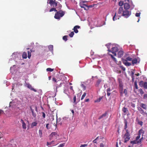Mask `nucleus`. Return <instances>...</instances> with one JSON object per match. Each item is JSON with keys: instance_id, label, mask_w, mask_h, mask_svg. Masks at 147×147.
Wrapping results in <instances>:
<instances>
[{"instance_id": "49530a36", "label": "nucleus", "mask_w": 147, "mask_h": 147, "mask_svg": "<svg viewBox=\"0 0 147 147\" xmlns=\"http://www.w3.org/2000/svg\"><path fill=\"white\" fill-rule=\"evenodd\" d=\"M86 95V93H84V94L82 95L81 98V100H82L85 97Z\"/></svg>"}, {"instance_id": "4468645a", "label": "nucleus", "mask_w": 147, "mask_h": 147, "mask_svg": "<svg viewBox=\"0 0 147 147\" xmlns=\"http://www.w3.org/2000/svg\"><path fill=\"white\" fill-rule=\"evenodd\" d=\"M111 52H117L118 51V48L116 47H112L111 48Z\"/></svg>"}, {"instance_id": "ea45409f", "label": "nucleus", "mask_w": 147, "mask_h": 147, "mask_svg": "<svg viewBox=\"0 0 147 147\" xmlns=\"http://www.w3.org/2000/svg\"><path fill=\"white\" fill-rule=\"evenodd\" d=\"M74 35V32H71L69 34V36L70 37H73Z\"/></svg>"}, {"instance_id": "20e7f679", "label": "nucleus", "mask_w": 147, "mask_h": 147, "mask_svg": "<svg viewBox=\"0 0 147 147\" xmlns=\"http://www.w3.org/2000/svg\"><path fill=\"white\" fill-rule=\"evenodd\" d=\"M107 112H105L103 114L101 115L99 118L98 119H105L107 118Z\"/></svg>"}, {"instance_id": "f704fd0d", "label": "nucleus", "mask_w": 147, "mask_h": 147, "mask_svg": "<svg viewBox=\"0 0 147 147\" xmlns=\"http://www.w3.org/2000/svg\"><path fill=\"white\" fill-rule=\"evenodd\" d=\"M57 124H60L61 125H62V123L61 122H60V121H58L57 120L56 123L55 125L56 128H57Z\"/></svg>"}, {"instance_id": "a211bd4d", "label": "nucleus", "mask_w": 147, "mask_h": 147, "mask_svg": "<svg viewBox=\"0 0 147 147\" xmlns=\"http://www.w3.org/2000/svg\"><path fill=\"white\" fill-rule=\"evenodd\" d=\"M131 61L133 65H134L135 64H136L138 62V59L136 58H135L133 59H132Z\"/></svg>"}, {"instance_id": "72a5a7b5", "label": "nucleus", "mask_w": 147, "mask_h": 147, "mask_svg": "<svg viewBox=\"0 0 147 147\" xmlns=\"http://www.w3.org/2000/svg\"><path fill=\"white\" fill-rule=\"evenodd\" d=\"M109 55L111 56V57L112 58V59H113V60L116 63L117 62L116 59L111 54H109Z\"/></svg>"}, {"instance_id": "4d7b16f0", "label": "nucleus", "mask_w": 147, "mask_h": 147, "mask_svg": "<svg viewBox=\"0 0 147 147\" xmlns=\"http://www.w3.org/2000/svg\"><path fill=\"white\" fill-rule=\"evenodd\" d=\"M87 144H84L81 145L80 147H86L87 146Z\"/></svg>"}, {"instance_id": "cd10ccee", "label": "nucleus", "mask_w": 147, "mask_h": 147, "mask_svg": "<svg viewBox=\"0 0 147 147\" xmlns=\"http://www.w3.org/2000/svg\"><path fill=\"white\" fill-rule=\"evenodd\" d=\"M32 52L31 50L30 51H28V57L29 59H30L31 56V53Z\"/></svg>"}, {"instance_id": "37998d69", "label": "nucleus", "mask_w": 147, "mask_h": 147, "mask_svg": "<svg viewBox=\"0 0 147 147\" xmlns=\"http://www.w3.org/2000/svg\"><path fill=\"white\" fill-rule=\"evenodd\" d=\"M67 35L64 36L63 37V40H64L65 41H66L67 39Z\"/></svg>"}, {"instance_id": "774afa93", "label": "nucleus", "mask_w": 147, "mask_h": 147, "mask_svg": "<svg viewBox=\"0 0 147 147\" xmlns=\"http://www.w3.org/2000/svg\"><path fill=\"white\" fill-rule=\"evenodd\" d=\"M32 107H34V109H35V110H36V112H37V107L36 106H32Z\"/></svg>"}, {"instance_id": "c9c22d12", "label": "nucleus", "mask_w": 147, "mask_h": 147, "mask_svg": "<svg viewBox=\"0 0 147 147\" xmlns=\"http://www.w3.org/2000/svg\"><path fill=\"white\" fill-rule=\"evenodd\" d=\"M57 10L56 9V8L53 7L51 8L50 10H49V12H51L53 11H57Z\"/></svg>"}, {"instance_id": "412c9836", "label": "nucleus", "mask_w": 147, "mask_h": 147, "mask_svg": "<svg viewBox=\"0 0 147 147\" xmlns=\"http://www.w3.org/2000/svg\"><path fill=\"white\" fill-rule=\"evenodd\" d=\"M130 143L133 145L136 144H139V142H138V140H136L134 141H131Z\"/></svg>"}, {"instance_id": "58836bf2", "label": "nucleus", "mask_w": 147, "mask_h": 147, "mask_svg": "<svg viewBox=\"0 0 147 147\" xmlns=\"http://www.w3.org/2000/svg\"><path fill=\"white\" fill-rule=\"evenodd\" d=\"M102 99V98L100 97L99 98H98V99H97V100H95L94 101V102H99Z\"/></svg>"}, {"instance_id": "423d86ee", "label": "nucleus", "mask_w": 147, "mask_h": 147, "mask_svg": "<svg viewBox=\"0 0 147 147\" xmlns=\"http://www.w3.org/2000/svg\"><path fill=\"white\" fill-rule=\"evenodd\" d=\"M80 28V26L78 25H76L73 28L74 32L76 33H77L78 32V29H79Z\"/></svg>"}, {"instance_id": "8fccbe9b", "label": "nucleus", "mask_w": 147, "mask_h": 147, "mask_svg": "<svg viewBox=\"0 0 147 147\" xmlns=\"http://www.w3.org/2000/svg\"><path fill=\"white\" fill-rule=\"evenodd\" d=\"M39 134L40 137V138L42 137V131L41 130H39Z\"/></svg>"}, {"instance_id": "dca6fc26", "label": "nucleus", "mask_w": 147, "mask_h": 147, "mask_svg": "<svg viewBox=\"0 0 147 147\" xmlns=\"http://www.w3.org/2000/svg\"><path fill=\"white\" fill-rule=\"evenodd\" d=\"M102 81V80L101 79H98L96 82V86L97 87L98 86Z\"/></svg>"}, {"instance_id": "e2e57ef3", "label": "nucleus", "mask_w": 147, "mask_h": 147, "mask_svg": "<svg viewBox=\"0 0 147 147\" xmlns=\"http://www.w3.org/2000/svg\"><path fill=\"white\" fill-rule=\"evenodd\" d=\"M111 89H110V88H108L107 90V92H110V91H111Z\"/></svg>"}, {"instance_id": "ddd939ff", "label": "nucleus", "mask_w": 147, "mask_h": 147, "mask_svg": "<svg viewBox=\"0 0 147 147\" xmlns=\"http://www.w3.org/2000/svg\"><path fill=\"white\" fill-rule=\"evenodd\" d=\"M105 46L107 47L108 49V51L109 52H111V50L110 49L111 47V43H109L107 44H106L105 45Z\"/></svg>"}, {"instance_id": "69168bd1", "label": "nucleus", "mask_w": 147, "mask_h": 147, "mask_svg": "<svg viewBox=\"0 0 147 147\" xmlns=\"http://www.w3.org/2000/svg\"><path fill=\"white\" fill-rule=\"evenodd\" d=\"M111 52L113 54L114 56H116V55H117L116 53V52Z\"/></svg>"}, {"instance_id": "3c124183", "label": "nucleus", "mask_w": 147, "mask_h": 147, "mask_svg": "<svg viewBox=\"0 0 147 147\" xmlns=\"http://www.w3.org/2000/svg\"><path fill=\"white\" fill-rule=\"evenodd\" d=\"M138 124L142 126L143 125V122L141 121H139L138 122Z\"/></svg>"}, {"instance_id": "79ce46f5", "label": "nucleus", "mask_w": 147, "mask_h": 147, "mask_svg": "<svg viewBox=\"0 0 147 147\" xmlns=\"http://www.w3.org/2000/svg\"><path fill=\"white\" fill-rule=\"evenodd\" d=\"M139 133H140L141 134H142L143 135L144 133V130H142V129H140L139 131Z\"/></svg>"}, {"instance_id": "680f3d73", "label": "nucleus", "mask_w": 147, "mask_h": 147, "mask_svg": "<svg viewBox=\"0 0 147 147\" xmlns=\"http://www.w3.org/2000/svg\"><path fill=\"white\" fill-rule=\"evenodd\" d=\"M123 4V3H122V2H120L119 3V5L120 6H122Z\"/></svg>"}, {"instance_id": "de8ad7c7", "label": "nucleus", "mask_w": 147, "mask_h": 147, "mask_svg": "<svg viewBox=\"0 0 147 147\" xmlns=\"http://www.w3.org/2000/svg\"><path fill=\"white\" fill-rule=\"evenodd\" d=\"M134 84L135 88L136 89H138V86L137 82H135Z\"/></svg>"}, {"instance_id": "13d9d810", "label": "nucleus", "mask_w": 147, "mask_h": 147, "mask_svg": "<svg viewBox=\"0 0 147 147\" xmlns=\"http://www.w3.org/2000/svg\"><path fill=\"white\" fill-rule=\"evenodd\" d=\"M42 116L43 118H45L46 116L45 113L43 112H42Z\"/></svg>"}, {"instance_id": "603ef678", "label": "nucleus", "mask_w": 147, "mask_h": 147, "mask_svg": "<svg viewBox=\"0 0 147 147\" xmlns=\"http://www.w3.org/2000/svg\"><path fill=\"white\" fill-rule=\"evenodd\" d=\"M81 87L84 90L86 88V86L83 84H82L81 85Z\"/></svg>"}, {"instance_id": "1a4fd4ad", "label": "nucleus", "mask_w": 147, "mask_h": 147, "mask_svg": "<svg viewBox=\"0 0 147 147\" xmlns=\"http://www.w3.org/2000/svg\"><path fill=\"white\" fill-rule=\"evenodd\" d=\"M124 9L125 10H127L128 9H129L130 8V5L129 4L127 3H125L124 4Z\"/></svg>"}, {"instance_id": "4be33fe9", "label": "nucleus", "mask_w": 147, "mask_h": 147, "mask_svg": "<svg viewBox=\"0 0 147 147\" xmlns=\"http://www.w3.org/2000/svg\"><path fill=\"white\" fill-rule=\"evenodd\" d=\"M80 6L81 7L84 8L85 10L87 9H87L88 8V6H87L86 5L84 4H81L80 5Z\"/></svg>"}, {"instance_id": "0eeeda50", "label": "nucleus", "mask_w": 147, "mask_h": 147, "mask_svg": "<svg viewBox=\"0 0 147 147\" xmlns=\"http://www.w3.org/2000/svg\"><path fill=\"white\" fill-rule=\"evenodd\" d=\"M30 110L31 111L32 115L35 118L36 116V113L34 111V109L30 107Z\"/></svg>"}, {"instance_id": "c85d7f7f", "label": "nucleus", "mask_w": 147, "mask_h": 147, "mask_svg": "<svg viewBox=\"0 0 147 147\" xmlns=\"http://www.w3.org/2000/svg\"><path fill=\"white\" fill-rule=\"evenodd\" d=\"M124 123L125 124L124 129L126 130V129H126L127 127V121L125 119L124 120Z\"/></svg>"}, {"instance_id": "6e6d98bb", "label": "nucleus", "mask_w": 147, "mask_h": 147, "mask_svg": "<svg viewBox=\"0 0 147 147\" xmlns=\"http://www.w3.org/2000/svg\"><path fill=\"white\" fill-rule=\"evenodd\" d=\"M65 145V143H63L60 144L59 146L58 147H63Z\"/></svg>"}, {"instance_id": "7ed1b4c3", "label": "nucleus", "mask_w": 147, "mask_h": 147, "mask_svg": "<svg viewBox=\"0 0 147 147\" xmlns=\"http://www.w3.org/2000/svg\"><path fill=\"white\" fill-rule=\"evenodd\" d=\"M58 3V2L56 1L55 0H50L49 3L51 6H53V7H57Z\"/></svg>"}, {"instance_id": "9d476101", "label": "nucleus", "mask_w": 147, "mask_h": 147, "mask_svg": "<svg viewBox=\"0 0 147 147\" xmlns=\"http://www.w3.org/2000/svg\"><path fill=\"white\" fill-rule=\"evenodd\" d=\"M138 109V110L140 112V113L143 115H147V113H146L144 112L143 110L141 108L139 107Z\"/></svg>"}, {"instance_id": "aec40b11", "label": "nucleus", "mask_w": 147, "mask_h": 147, "mask_svg": "<svg viewBox=\"0 0 147 147\" xmlns=\"http://www.w3.org/2000/svg\"><path fill=\"white\" fill-rule=\"evenodd\" d=\"M123 8L122 7H120L119 9L118 13L119 14H121L122 12L123 13Z\"/></svg>"}, {"instance_id": "5fc2aeb1", "label": "nucleus", "mask_w": 147, "mask_h": 147, "mask_svg": "<svg viewBox=\"0 0 147 147\" xmlns=\"http://www.w3.org/2000/svg\"><path fill=\"white\" fill-rule=\"evenodd\" d=\"M141 13H136L135 14V16L136 17H139Z\"/></svg>"}, {"instance_id": "473e14b6", "label": "nucleus", "mask_w": 147, "mask_h": 147, "mask_svg": "<svg viewBox=\"0 0 147 147\" xmlns=\"http://www.w3.org/2000/svg\"><path fill=\"white\" fill-rule=\"evenodd\" d=\"M132 58L130 57H127L126 59L124 60H126V61H131L132 60Z\"/></svg>"}, {"instance_id": "0e129e2a", "label": "nucleus", "mask_w": 147, "mask_h": 147, "mask_svg": "<svg viewBox=\"0 0 147 147\" xmlns=\"http://www.w3.org/2000/svg\"><path fill=\"white\" fill-rule=\"evenodd\" d=\"M123 92L125 95H126L127 93V90L126 89H124Z\"/></svg>"}, {"instance_id": "9b49d317", "label": "nucleus", "mask_w": 147, "mask_h": 147, "mask_svg": "<svg viewBox=\"0 0 147 147\" xmlns=\"http://www.w3.org/2000/svg\"><path fill=\"white\" fill-rule=\"evenodd\" d=\"M123 63L125 66H129L131 65V63L126 61V60H123Z\"/></svg>"}, {"instance_id": "09e8293b", "label": "nucleus", "mask_w": 147, "mask_h": 147, "mask_svg": "<svg viewBox=\"0 0 147 147\" xmlns=\"http://www.w3.org/2000/svg\"><path fill=\"white\" fill-rule=\"evenodd\" d=\"M57 79H56V78H52V81L54 83L57 82Z\"/></svg>"}, {"instance_id": "393cba45", "label": "nucleus", "mask_w": 147, "mask_h": 147, "mask_svg": "<svg viewBox=\"0 0 147 147\" xmlns=\"http://www.w3.org/2000/svg\"><path fill=\"white\" fill-rule=\"evenodd\" d=\"M126 133L125 134L124 136H130L129 131L128 129H126Z\"/></svg>"}, {"instance_id": "2eb2a0df", "label": "nucleus", "mask_w": 147, "mask_h": 147, "mask_svg": "<svg viewBox=\"0 0 147 147\" xmlns=\"http://www.w3.org/2000/svg\"><path fill=\"white\" fill-rule=\"evenodd\" d=\"M21 121L22 123V128L24 129H26V124L24 122L23 120L22 119H21Z\"/></svg>"}, {"instance_id": "a18cd8bd", "label": "nucleus", "mask_w": 147, "mask_h": 147, "mask_svg": "<svg viewBox=\"0 0 147 147\" xmlns=\"http://www.w3.org/2000/svg\"><path fill=\"white\" fill-rule=\"evenodd\" d=\"M116 16V13H115V14L114 16H113V21H115V20H116L117 19V16L116 17H115Z\"/></svg>"}, {"instance_id": "864d4df0", "label": "nucleus", "mask_w": 147, "mask_h": 147, "mask_svg": "<svg viewBox=\"0 0 147 147\" xmlns=\"http://www.w3.org/2000/svg\"><path fill=\"white\" fill-rule=\"evenodd\" d=\"M139 91L140 92V93L142 94H143L144 93V92L142 90L141 88L140 89H139Z\"/></svg>"}, {"instance_id": "f8f14e48", "label": "nucleus", "mask_w": 147, "mask_h": 147, "mask_svg": "<svg viewBox=\"0 0 147 147\" xmlns=\"http://www.w3.org/2000/svg\"><path fill=\"white\" fill-rule=\"evenodd\" d=\"M123 138L125 139V140L124 142V143H126L130 140V139L129 136H124Z\"/></svg>"}, {"instance_id": "bf43d9fd", "label": "nucleus", "mask_w": 147, "mask_h": 147, "mask_svg": "<svg viewBox=\"0 0 147 147\" xmlns=\"http://www.w3.org/2000/svg\"><path fill=\"white\" fill-rule=\"evenodd\" d=\"M49 123L47 124L46 125V127L47 129H49Z\"/></svg>"}, {"instance_id": "a19ab883", "label": "nucleus", "mask_w": 147, "mask_h": 147, "mask_svg": "<svg viewBox=\"0 0 147 147\" xmlns=\"http://www.w3.org/2000/svg\"><path fill=\"white\" fill-rule=\"evenodd\" d=\"M122 111L124 113H126L127 111H128L127 109V108H125V107H124L122 109Z\"/></svg>"}, {"instance_id": "b1692460", "label": "nucleus", "mask_w": 147, "mask_h": 147, "mask_svg": "<svg viewBox=\"0 0 147 147\" xmlns=\"http://www.w3.org/2000/svg\"><path fill=\"white\" fill-rule=\"evenodd\" d=\"M140 107L142 108L143 109L146 110L147 109V107L146 105L145 104L142 103L141 104Z\"/></svg>"}, {"instance_id": "7c9ffc66", "label": "nucleus", "mask_w": 147, "mask_h": 147, "mask_svg": "<svg viewBox=\"0 0 147 147\" xmlns=\"http://www.w3.org/2000/svg\"><path fill=\"white\" fill-rule=\"evenodd\" d=\"M144 82L143 81H141L139 82V85L141 87H142L143 86Z\"/></svg>"}, {"instance_id": "6ab92c4d", "label": "nucleus", "mask_w": 147, "mask_h": 147, "mask_svg": "<svg viewBox=\"0 0 147 147\" xmlns=\"http://www.w3.org/2000/svg\"><path fill=\"white\" fill-rule=\"evenodd\" d=\"M99 142V137H97L94 140L92 141V143L97 144V143Z\"/></svg>"}, {"instance_id": "e433bc0d", "label": "nucleus", "mask_w": 147, "mask_h": 147, "mask_svg": "<svg viewBox=\"0 0 147 147\" xmlns=\"http://www.w3.org/2000/svg\"><path fill=\"white\" fill-rule=\"evenodd\" d=\"M134 72L133 71H131V76L132 79V80L133 81L134 79Z\"/></svg>"}, {"instance_id": "c756f323", "label": "nucleus", "mask_w": 147, "mask_h": 147, "mask_svg": "<svg viewBox=\"0 0 147 147\" xmlns=\"http://www.w3.org/2000/svg\"><path fill=\"white\" fill-rule=\"evenodd\" d=\"M73 100H74V105H76L77 102H76V96L75 95L73 98Z\"/></svg>"}, {"instance_id": "2f4dec72", "label": "nucleus", "mask_w": 147, "mask_h": 147, "mask_svg": "<svg viewBox=\"0 0 147 147\" xmlns=\"http://www.w3.org/2000/svg\"><path fill=\"white\" fill-rule=\"evenodd\" d=\"M54 142V141H53L51 142L47 143V145L49 146H53V144H52V143Z\"/></svg>"}, {"instance_id": "c03bdc74", "label": "nucleus", "mask_w": 147, "mask_h": 147, "mask_svg": "<svg viewBox=\"0 0 147 147\" xmlns=\"http://www.w3.org/2000/svg\"><path fill=\"white\" fill-rule=\"evenodd\" d=\"M145 89L147 88V82H144L143 86Z\"/></svg>"}, {"instance_id": "a878e982", "label": "nucleus", "mask_w": 147, "mask_h": 147, "mask_svg": "<svg viewBox=\"0 0 147 147\" xmlns=\"http://www.w3.org/2000/svg\"><path fill=\"white\" fill-rule=\"evenodd\" d=\"M27 57V53L26 52H24L22 54V58L24 59H26Z\"/></svg>"}, {"instance_id": "39448f33", "label": "nucleus", "mask_w": 147, "mask_h": 147, "mask_svg": "<svg viewBox=\"0 0 147 147\" xmlns=\"http://www.w3.org/2000/svg\"><path fill=\"white\" fill-rule=\"evenodd\" d=\"M27 87L31 90L34 91V92H37V90L33 88L32 86L29 84H26Z\"/></svg>"}, {"instance_id": "052dcab7", "label": "nucleus", "mask_w": 147, "mask_h": 147, "mask_svg": "<svg viewBox=\"0 0 147 147\" xmlns=\"http://www.w3.org/2000/svg\"><path fill=\"white\" fill-rule=\"evenodd\" d=\"M119 87L122 89H123V85L122 84L120 83L119 85Z\"/></svg>"}, {"instance_id": "4c0bfd02", "label": "nucleus", "mask_w": 147, "mask_h": 147, "mask_svg": "<svg viewBox=\"0 0 147 147\" xmlns=\"http://www.w3.org/2000/svg\"><path fill=\"white\" fill-rule=\"evenodd\" d=\"M46 70L47 71L52 72L54 70V69H51L50 68H48Z\"/></svg>"}, {"instance_id": "6e6552de", "label": "nucleus", "mask_w": 147, "mask_h": 147, "mask_svg": "<svg viewBox=\"0 0 147 147\" xmlns=\"http://www.w3.org/2000/svg\"><path fill=\"white\" fill-rule=\"evenodd\" d=\"M57 136H58L57 133L55 132L52 133L50 135V137L51 138L55 137L56 138H57Z\"/></svg>"}, {"instance_id": "bb28decb", "label": "nucleus", "mask_w": 147, "mask_h": 147, "mask_svg": "<svg viewBox=\"0 0 147 147\" xmlns=\"http://www.w3.org/2000/svg\"><path fill=\"white\" fill-rule=\"evenodd\" d=\"M49 50L51 51H53V45H50L48 46Z\"/></svg>"}, {"instance_id": "338daca9", "label": "nucleus", "mask_w": 147, "mask_h": 147, "mask_svg": "<svg viewBox=\"0 0 147 147\" xmlns=\"http://www.w3.org/2000/svg\"><path fill=\"white\" fill-rule=\"evenodd\" d=\"M143 139V137H142V138H141V139L138 140V141L139 142V143H140L141 142L142 140Z\"/></svg>"}, {"instance_id": "f3484780", "label": "nucleus", "mask_w": 147, "mask_h": 147, "mask_svg": "<svg viewBox=\"0 0 147 147\" xmlns=\"http://www.w3.org/2000/svg\"><path fill=\"white\" fill-rule=\"evenodd\" d=\"M123 52L122 51H120L118 53V56L119 57H121L123 55Z\"/></svg>"}, {"instance_id": "f257e3e1", "label": "nucleus", "mask_w": 147, "mask_h": 147, "mask_svg": "<svg viewBox=\"0 0 147 147\" xmlns=\"http://www.w3.org/2000/svg\"><path fill=\"white\" fill-rule=\"evenodd\" d=\"M65 12L62 11L60 10L56 11L54 16V18L56 19H59L60 18L63 17L64 15Z\"/></svg>"}, {"instance_id": "5701e85b", "label": "nucleus", "mask_w": 147, "mask_h": 147, "mask_svg": "<svg viewBox=\"0 0 147 147\" xmlns=\"http://www.w3.org/2000/svg\"><path fill=\"white\" fill-rule=\"evenodd\" d=\"M37 125V123L36 122H33L31 125V128H33L34 126H36Z\"/></svg>"}, {"instance_id": "f03ea898", "label": "nucleus", "mask_w": 147, "mask_h": 147, "mask_svg": "<svg viewBox=\"0 0 147 147\" xmlns=\"http://www.w3.org/2000/svg\"><path fill=\"white\" fill-rule=\"evenodd\" d=\"M131 14V11L125 10L123 11L122 16H123L125 18H127L130 16Z\"/></svg>"}]
</instances>
